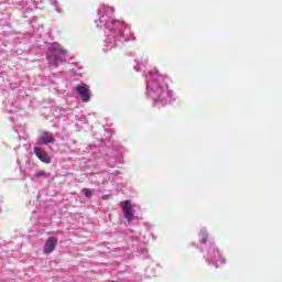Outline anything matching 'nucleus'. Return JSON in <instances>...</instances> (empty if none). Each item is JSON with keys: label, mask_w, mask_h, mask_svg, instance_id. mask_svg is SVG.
Here are the masks:
<instances>
[{"label": "nucleus", "mask_w": 282, "mask_h": 282, "mask_svg": "<svg viewBox=\"0 0 282 282\" xmlns=\"http://www.w3.org/2000/svg\"><path fill=\"white\" fill-rule=\"evenodd\" d=\"M67 52L58 43L52 44L50 52L47 54V61L50 65H53L54 67H58L61 63H63V58H65V55Z\"/></svg>", "instance_id": "1"}, {"label": "nucleus", "mask_w": 282, "mask_h": 282, "mask_svg": "<svg viewBox=\"0 0 282 282\" xmlns=\"http://www.w3.org/2000/svg\"><path fill=\"white\" fill-rule=\"evenodd\" d=\"M120 204L124 219H127L128 224H131V221L135 219V214H133V205H131V200H123Z\"/></svg>", "instance_id": "2"}, {"label": "nucleus", "mask_w": 282, "mask_h": 282, "mask_svg": "<svg viewBox=\"0 0 282 282\" xmlns=\"http://www.w3.org/2000/svg\"><path fill=\"white\" fill-rule=\"evenodd\" d=\"M34 155H36V158L44 164H52V159L50 158V154L45 152V150L41 148H34Z\"/></svg>", "instance_id": "3"}, {"label": "nucleus", "mask_w": 282, "mask_h": 282, "mask_svg": "<svg viewBox=\"0 0 282 282\" xmlns=\"http://www.w3.org/2000/svg\"><path fill=\"white\" fill-rule=\"evenodd\" d=\"M58 243V239L54 237H48L44 245V254H52L56 250V246Z\"/></svg>", "instance_id": "4"}, {"label": "nucleus", "mask_w": 282, "mask_h": 282, "mask_svg": "<svg viewBox=\"0 0 282 282\" xmlns=\"http://www.w3.org/2000/svg\"><path fill=\"white\" fill-rule=\"evenodd\" d=\"M75 89L79 94V96H82L83 102H89V100L91 98V93L89 91V88L87 87V85L76 86Z\"/></svg>", "instance_id": "5"}, {"label": "nucleus", "mask_w": 282, "mask_h": 282, "mask_svg": "<svg viewBox=\"0 0 282 282\" xmlns=\"http://www.w3.org/2000/svg\"><path fill=\"white\" fill-rule=\"evenodd\" d=\"M54 142H56V140L54 139V135H52V133H48V132H44L39 139L40 144H50Z\"/></svg>", "instance_id": "6"}, {"label": "nucleus", "mask_w": 282, "mask_h": 282, "mask_svg": "<svg viewBox=\"0 0 282 282\" xmlns=\"http://www.w3.org/2000/svg\"><path fill=\"white\" fill-rule=\"evenodd\" d=\"M34 177H36V180H40V177H47V172L45 171H37L34 173Z\"/></svg>", "instance_id": "7"}, {"label": "nucleus", "mask_w": 282, "mask_h": 282, "mask_svg": "<svg viewBox=\"0 0 282 282\" xmlns=\"http://www.w3.org/2000/svg\"><path fill=\"white\" fill-rule=\"evenodd\" d=\"M82 191H83L85 197H91V195H93V194H91V189H89V188H83Z\"/></svg>", "instance_id": "8"}, {"label": "nucleus", "mask_w": 282, "mask_h": 282, "mask_svg": "<svg viewBox=\"0 0 282 282\" xmlns=\"http://www.w3.org/2000/svg\"><path fill=\"white\" fill-rule=\"evenodd\" d=\"M202 243H206V238H204V239L202 240Z\"/></svg>", "instance_id": "9"}, {"label": "nucleus", "mask_w": 282, "mask_h": 282, "mask_svg": "<svg viewBox=\"0 0 282 282\" xmlns=\"http://www.w3.org/2000/svg\"><path fill=\"white\" fill-rule=\"evenodd\" d=\"M102 199H107V196H102Z\"/></svg>", "instance_id": "10"}, {"label": "nucleus", "mask_w": 282, "mask_h": 282, "mask_svg": "<svg viewBox=\"0 0 282 282\" xmlns=\"http://www.w3.org/2000/svg\"><path fill=\"white\" fill-rule=\"evenodd\" d=\"M102 199H107V196H102Z\"/></svg>", "instance_id": "11"}]
</instances>
